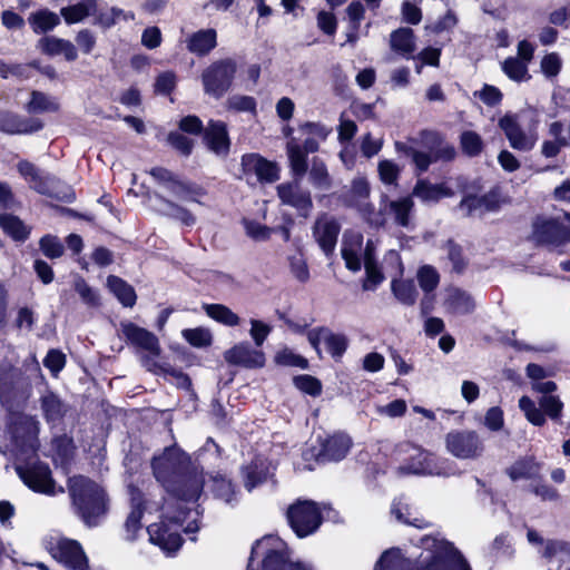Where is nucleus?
Segmentation results:
<instances>
[{
    "label": "nucleus",
    "instance_id": "72a5a7b5",
    "mask_svg": "<svg viewBox=\"0 0 570 570\" xmlns=\"http://www.w3.org/2000/svg\"><path fill=\"white\" fill-rule=\"evenodd\" d=\"M39 48L48 56L62 55L68 61H73L78 57L75 45L61 38L43 37L39 40Z\"/></svg>",
    "mask_w": 570,
    "mask_h": 570
},
{
    "label": "nucleus",
    "instance_id": "a878e982",
    "mask_svg": "<svg viewBox=\"0 0 570 570\" xmlns=\"http://www.w3.org/2000/svg\"><path fill=\"white\" fill-rule=\"evenodd\" d=\"M149 540L167 553L176 552L181 546V537L177 529H171L165 521L147 528Z\"/></svg>",
    "mask_w": 570,
    "mask_h": 570
},
{
    "label": "nucleus",
    "instance_id": "e2e57ef3",
    "mask_svg": "<svg viewBox=\"0 0 570 570\" xmlns=\"http://www.w3.org/2000/svg\"><path fill=\"white\" fill-rule=\"evenodd\" d=\"M183 337L195 347H206L212 343V334L203 327L187 328L183 331Z\"/></svg>",
    "mask_w": 570,
    "mask_h": 570
},
{
    "label": "nucleus",
    "instance_id": "7c9ffc66",
    "mask_svg": "<svg viewBox=\"0 0 570 570\" xmlns=\"http://www.w3.org/2000/svg\"><path fill=\"white\" fill-rule=\"evenodd\" d=\"M390 48L405 59L414 58L415 36L411 28H399L390 35Z\"/></svg>",
    "mask_w": 570,
    "mask_h": 570
},
{
    "label": "nucleus",
    "instance_id": "a18cd8bd",
    "mask_svg": "<svg viewBox=\"0 0 570 570\" xmlns=\"http://www.w3.org/2000/svg\"><path fill=\"white\" fill-rule=\"evenodd\" d=\"M294 252L287 255V262L292 275L299 282H307L309 278V271L303 247L298 240L293 242Z\"/></svg>",
    "mask_w": 570,
    "mask_h": 570
},
{
    "label": "nucleus",
    "instance_id": "412c9836",
    "mask_svg": "<svg viewBox=\"0 0 570 570\" xmlns=\"http://www.w3.org/2000/svg\"><path fill=\"white\" fill-rule=\"evenodd\" d=\"M43 122L38 118L21 117L8 110H0V131L8 135H29L40 131Z\"/></svg>",
    "mask_w": 570,
    "mask_h": 570
},
{
    "label": "nucleus",
    "instance_id": "8fccbe9b",
    "mask_svg": "<svg viewBox=\"0 0 570 570\" xmlns=\"http://www.w3.org/2000/svg\"><path fill=\"white\" fill-rule=\"evenodd\" d=\"M540 466L532 459H522L513 463L507 473L512 481L534 479L539 475Z\"/></svg>",
    "mask_w": 570,
    "mask_h": 570
},
{
    "label": "nucleus",
    "instance_id": "9d476101",
    "mask_svg": "<svg viewBox=\"0 0 570 570\" xmlns=\"http://www.w3.org/2000/svg\"><path fill=\"white\" fill-rule=\"evenodd\" d=\"M510 146L519 151H530L538 140L535 121L524 127L521 115L507 114L499 120Z\"/></svg>",
    "mask_w": 570,
    "mask_h": 570
},
{
    "label": "nucleus",
    "instance_id": "9b49d317",
    "mask_svg": "<svg viewBox=\"0 0 570 570\" xmlns=\"http://www.w3.org/2000/svg\"><path fill=\"white\" fill-rule=\"evenodd\" d=\"M287 520L299 538L314 533L322 523V515L318 507L313 501H297L287 510Z\"/></svg>",
    "mask_w": 570,
    "mask_h": 570
},
{
    "label": "nucleus",
    "instance_id": "f704fd0d",
    "mask_svg": "<svg viewBox=\"0 0 570 570\" xmlns=\"http://www.w3.org/2000/svg\"><path fill=\"white\" fill-rule=\"evenodd\" d=\"M158 202L157 212L166 217L179 220L186 226H193L196 223V217L186 207L178 205L159 194H155Z\"/></svg>",
    "mask_w": 570,
    "mask_h": 570
},
{
    "label": "nucleus",
    "instance_id": "09e8293b",
    "mask_svg": "<svg viewBox=\"0 0 570 570\" xmlns=\"http://www.w3.org/2000/svg\"><path fill=\"white\" fill-rule=\"evenodd\" d=\"M204 309L210 318L225 326L234 327L240 323L239 316L223 304H205Z\"/></svg>",
    "mask_w": 570,
    "mask_h": 570
},
{
    "label": "nucleus",
    "instance_id": "4468645a",
    "mask_svg": "<svg viewBox=\"0 0 570 570\" xmlns=\"http://www.w3.org/2000/svg\"><path fill=\"white\" fill-rule=\"evenodd\" d=\"M50 553L59 563L69 570H88V558L81 544L72 539L59 538L51 543Z\"/></svg>",
    "mask_w": 570,
    "mask_h": 570
},
{
    "label": "nucleus",
    "instance_id": "13d9d810",
    "mask_svg": "<svg viewBox=\"0 0 570 570\" xmlns=\"http://www.w3.org/2000/svg\"><path fill=\"white\" fill-rule=\"evenodd\" d=\"M460 141L463 153L470 157L478 156L482 151V138L475 131H463L460 137Z\"/></svg>",
    "mask_w": 570,
    "mask_h": 570
},
{
    "label": "nucleus",
    "instance_id": "c03bdc74",
    "mask_svg": "<svg viewBox=\"0 0 570 570\" xmlns=\"http://www.w3.org/2000/svg\"><path fill=\"white\" fill-rule=\"evenodd\" d=\"M286 153L294 178L302 179L307 171V154L294 138L287 142Z\"/></svg>",
    "mask_w": 570,
    "mask_h": 570
},
{
    "label": "nucleus",
    "instance_id": "f8f14e48",
    "mask_svg": "<svg viewBox=\"0 0 570 570\" xmlns=\"http://www.w3.org/2000/svg\"><path fill=\"white\" fill-rule=\"evenodd\" d=\"M371 188L365 177L358 176L352 180L348 191L342 195L343 203L348 207L357 208L371 225L383 226L385 223L384 216L379 213H373V206L367 202Z\"/></svg>",
    "mask_w": 570,
    "mask_h": 570
},
{
    "label": "nucleus",
    "instance_id": "5fc2aeb1",
    "mask_svg": "<svg viewBox=\"0 0 570 570\" xmlns=\"http://www.w3.org/2000/svg\"><path fill=\"white\" fill-rule=\"evenodd\" d=\"M311 183L320 189L327 190L332 185V179L327 171L326 165L318 158H313L309 169Z\"/></svg>",
    "mask_w": 570,
    "mask_h": 570
},
{
    "label": "nucleus",
    "instance_id": "423d86ee",
    "mask_svg": "<svg viewBox=\"0 0 570 570\" xmlns=\"http://www.w3.org/2000/svg\"><path fill=\"white\" fill-rule=\"evenodd\" d=\"M30 459L31 456H24L22 460H17L14 469L22 482L32 491L46 495L52 497L58 493H63V488L57 487L51 478V471L48 464L39 460Z\"/></svg>",
    "mask_w": 570,
    "mask_h": 570
},
{
    "label": "nucleus",
    "instance_id": "7ed1b4c3",
    "mask_svg": "<svg viewBox=\"0 0 570 570\" xmlns=\"http://www.w3.org/2000/svg\"><path fill=\"white\" fill-rule=\"evenodd\" d=\"M419 570H471L462 554L448 541L432 535L421 539Z\"/></svg>",
    "mask_w": 570,
    "mask_h": 570
},
{
    "label": "nucleus",
    "instance_id": "e433bc0d",
    "mask_svg": "<svg viewBox=\"0 0 570 570\" xmlns=\"http://www.w3.org/2000/svg\"><path fill=\"white\" fill-rule=\"evenodd\" d=\"M453 191L444 184H431L425 179H419L413 188V196L424 203H436L443 197H450Z\"/></svg>",
    "mask_w": 570,
    "mask_h": 570
},
{
    "label": "nucleus",
    "instance_id": "2f4dec72",
    "mask_svg": "<svg viewBox=\"0 0 570 570\" xmlns=\"http://www.w3.org/2000/svg\"><path fill=\"white\" fill-rule=\"evenodd\" d=\"M444 306L452 314H469L474 311L475 302L465 291L452 287L446 291Z\"/></svg>",
    "mask_w": 570,
    "mask_h": 570
},
{
    "label": "nucleus",
    "instance_id": "c9c22d12",
    "mask_svg": "<svg viewBox=\"0 0 570 570\" xmlns=\"http://www.w3.org/2000/svg\"><path fill=\"white\" fill-rule=\"evenodd\" d=\"M60 12L67 23H77L96 14L97 0H70V4L62 8Z\"/></svg>",
    "mask_w": 570,
    "mask_h": 570
},
{
    "label": "nucleus",
    "instance_id": "58836bf2",
    "mask_svg": "<svg viewBox=\"0 0 570 570\" xmlns=\"http://www.w3.org/2000/svg\"><path fill=\"white\" fill-rule=\"evenodd\" d=\"M0 228L14 242L20 243L27 240L31 232L18 216L9 213H0Z\"/></svg>",
    "mask_w": 570,
    "mask_h": 570
},
{
    "label": "nucleus",
    "instance_id": "69168bd1",
    "mask_svg": "<svg viewBox=\"0 0 570 570\" xmlns=\"http://www.w3.org/2000/svg\"><path fill=\"white\" fill-rule=\"evenodd\" d=\"M226 106L229 110L238 112H256V100L250 96H230L226 101Z\"/></svg>",
    "mask_w": 570,
    "mask_h": 570
},
{
    "label": "nucleus",
    "instance_id": "6ab92c4d",
    "mask_svg": "<svg viewBox=\"0 0 570 570\" xmlns=\"http://www.w3.org/2000/svg\"><path fill=\"white\" fill-rule=\"evenodd\" d=\"M301 180L294 178L291 183L277 186V195L283 204L295 208L301 215L307 216L313 207L311 194L302 189Z\"/></svg>",
    "mask_w": 570,
    "mask_h": 570
},
{
    "label": "nucleus",
    "instance_id": "6e6552de",
    "mask_svg": "<svg viewBox=\"0 0 570 570\" xmlns=\"http://www.w3.org/2000/svg\"><path fill=\"white\" fill-rule=\"evenodd\" d=\"M31 395V385L21 368L11 364L0 365V402L11 407L14 403H24Z\"/></svg>",
    "mask_w": 570,
    "mask_h": 570
},
{
    "label": "nucleus",
    "instance_id": "ddd939ff",
    "mask_svg": "<svg viewBox=\"0 0 570 570\" xmlns=\"http://www.w3.org/2000/svg\"><path fill=\"white\" fill-rule=\"evenodd\" d=\"M539 405L540 407H537L535 403L528 396H522L519 400V407L533 425H543L546 423V415L553 421L560 420L563 403L559 396L542 395L539 400Z\"/></svg>",
    "mask_w": 570,
    "mask_h": 570
},
{
    "label": "nucleus",
    "instance_id": "3c124183",
    "mask_svg": "<svg viewBox=\"0 0 570 570\" xmlns=\"http://www.w3.org/2000/svg\"><path fill=\"white\" fill-rule=\"evenodd\" d=\"M391 289L396 299L404 305H413L417 297V291L412 281L393 278Z\"/></svg>",
    "mask_w": 570,
    "mask_h": 570
},
{
    "label": "nucleus",
    "instance_id": "0e129e2a",
    "mask_svg": "<svg viewBox=\"0 0 570 570\" xmlns=\"http://www.w3.org/2000/svg\"><path fill=\"white\" fill-rule=\"evenodd\" d=\"M213 491L216 497L232 504L235 500V491L232 482L225 476L213 478Z\"/></svg>",
    "mask_w": 570,
    "mask_h": 570
},
{
    "label": "nucleus",
    "instance_id": "4c0bfd02",
    "mask_svg": "<svg viewBox=\"0 0 570 570\" xmlns=\"http://www.w3.org/2000/svg\"><path fill=\"white\" fill-rule=\"evenodd\" d=\"M549 135L552 139L544 140L541 146V154L546 158H554L562 147H567L564 125L561 121H553L549 125Z\"/></svg>",
    "mask_w": 570,
    "mask_h": 570
},
{
    "label": "nucleus",
    "instance_id": "cd10ccee",
    "mask_svg": "<svg viewBox=\"0 0 570 570\" xmlns=\"http://www.w3.org/2000/svg\"><path fill=\"white\" fill-rule=\"evenodd\" d=\"M321 446L317 461H341L348 453L352 446V440L348 435L338 433L325 439Z\"/></svg>",
    "mask_w": 570,
    "mask_h": 570
},
{
    "label": "nucleus",
    "instance_id": "bb28decb",
    "mask_svg": "<svg viewBox=\"0 0 570 570\" xmlns=\"http://www.w3.org/2000/svg\"><path fill=\"white\" fill-rule=\"evenodd\" d=\"M204 141L217 156H226L230 146L226 124L220 120H210L204 129Z\"/></svg>",
    "mask_w": 570,
    "mask_h": 570
},
{
    "label": "nucleus",
    "instance_id": "774afa93",
    "mask_svg": "<svg viewBox=\"0 0 570 570\" xmlns=\"http://www.w3.org/2000/svg\"><path fill=\"white\" fill-rule=\"evenodd\" d=\"M244 226L246 234L258 242L269 239L271 235L274 233V228L254 220H244Z\"/></svg>",
    "mask_w": 570,
    "mask_h": 570
},
{
    "label": "nucleus",
    "instance_id": "f3484780",
    "mask_svg": "<svg viewBox=\"0 0 570 570\" xmlns=\"http://www.w3.org/2000/svg\"><path fill=\"white\" fill-rule=\"evenodd\" d=\"M130 495V513L125 522V530L128 540H134L137 532L141 529L140 520L145 511H157L160 508L159 502L147 501L140 490L134 485L128 488Z\"/></svg>",
    "mask_w": 570,
    "mask_h": 570
},
{
    "label": "nucleus",
    "instance_id": "6e6d98bb",
    "mask_svg": "<svg viewBox=\"0 0 570 570\" xmlns=\"http://www.w3.org/2000/svg\"><path fill=\"white\" fill-rule=\"evenodd\" d=\"M395 148L399 153L411 157L420 173L426 171L433 160L432 154L419 151L403 142H395Z\"/></svg>",
    "mask_w": 570,
    "mask_h": 570
},
{
    "label": "nucleus",
    "instance_id": "393cba45",
    "mask_svg": "<svg viewBox=\"0 0 570 570\" xmlns=\"http://www.w3.org/2000/svg\"><path fill=\"white\" fill-rule=\"evenodd\" d=\"M409 463L404 469L413 474H441L436 456L414 445H407Z\"/></svg>",
    "mask_w": 570,
    "mask_h": 570
},
{
    "label": "nucleus",
    "instance_id": "dca6fc26",
    "mask_svg": "<svg viewBox=\"0 0 570 570\" xmlns=\"http://www.w3.org/2000/svg\"><path fill=\"white\" fill-rule=\"evenodd\" d=\"M570 223V213L564 214ZM533 238L540 244L561 246L570 243V226L558 219L538 218L533 224Z\"/></svg>",
    "mask_w": 570,
    "mask_h": 570
},
{
    "label": "nucleus",
    "instance_id": "aec40b11",
    "mask_svg": "<svg viewBox=\"0 0 570 570\" xmlns=\"http://www.w3.org/2000/svg\"><path fill=\"white\" fill-rule=\"evenodd\" d=\"M341 226L336 218L323 214L314 223L313 236L326 256L334 253Z\"/></svg>",
    "mask_w": 570,
    "mask_h": 570
},
{
    "label": "nucleus",
    "instance_id": "4d7b16f0",
    "mask_svg": "<svg viewBox=\"0 0 570 570\" xmlns=\"http://www.w3.org/2000/svg\"><path fill=\"white\" fill-rule=\"evenodd\" d=\"M503 72L514 81L529 79L528 65L515 57L507 58L502 63Z\"/></svg>",
    "mask_w": 570,
    "mask_h": 570
},
{
    "label": "nucleus",
    "instance_id": "bf43d9fd",
    "mask_svg": "<svg viewBox=\"0 0 570 570\" xmlns=\"http://www.w3.org/2000/svg\"><path fill=\"white\" fill-rule=\"evenodd\" d=\"M348 345V340L344 334H335L332 332L325 333V346L328 353L335 357H341Z\"/></svg>",
    "mask_w": 570,
    "mask_h": 570
},
{
    "label": "nucleus",
    "instance_id": "1a4fd4ad",
    "mask_svg": "<svg viewBox=\"0 0 570 570\" xmlns=\"http://www.w3.org/2000/svg\"><path fill=\"white\" fill-rule=\"evenodd\" d=\"M237 63L230 58L210 63L202 73L204 91L216 99L222 98L232 87Z\"/></svg>",
    "mask_w": 570,
    "mask_h": 570
},
{
    "label": "nucleus",
    "instance_id": "473e14b6",
    "mask_svg": "<svg viewBox=\"0 0 570 570\" xmlns=\"http://www.w3.org/2000/svg\"><path fill=\"white\" fill-rule=\"evenodd\" d=\"M39 402L42 415L48 423L60 422L67 412V405L52 391L47 390L42 393Z\"/></svg>",
    "mask_w": 570,
    "mask_h": 570
},
{
    "label": "nucleus",
    "instance_id": "de8ad7c7",
    "mask_svg": "<svg viewBox=\"0 0 570 570\" xmlns=\"http://www.w3.org/2000/svg\"><path fill=\"white\" fill-rule=\"evenodd\" d=\"M411 566V561L402 556L401 550L393 548L381 556L375 570H410Z\"/></svg>",
    "mask_w": 570,
    "mask_h": 570
},
{
    "label": "nucleus",
    "instance_id": "f257e3e1",
    "mask_svg": "<svg viewBox=\"0 0 570 570\" xmlns=\"http://www.w3.org/2000/svg\"><path fill=\"white\" fill-rule=\"evenodd\" d=\"M341 253L346 268L351 272H360L364 266L366 278L363 288L365 291H374L384 281V275L376 262V244L374 240L367 239L364 247L362 233L352 229L345 230Z\"/></svg>",
    "mask_w": 570,
    "mask_h": 570
},
{
    "label": "nucleus",
    "instance_id": "f03ea898",
    "mask_svg": "<svg viewBox=\"0 0 570 570\" xmlns=\"http://www.w3.org/2000/svg\"><path fill=\"white\" fill-rule=\"evenodd\" d=\"M68 490L77 513L89 527L98 524V521L107 512V494L102 487L95 481L76 475L69 479Z\"/></svg>",
    "mask_w": 570,
    "mask_h": 570
},
{
    "label": "nucleus",
    "instance_id": "5701e85b",
    "mask_svg": "<svg viewBox=\"0 0 570 570\" xmlns=\"http://www.w3.org/2000/svg\"><path fill=\"white\" fill-rule=\"evenodd\" d=\"M121 332L131 345L149 353L150 356H158L160 354L158 338L151 332L130 322L121 324Z\"/></svg>",
    "mask_w": 570,
    "mask_h": 570
},
{
    "label": "nucleus",
    "instance_id": "49530a36",
    "mask_svg": "<svg viewBox=\"0 0 570 570\" xmlns=\"http://www.w3.org/2000/svg\"><path fill=\"white\" fill-rule=\"evenodd\" d=\"M107 286L124 306L131 307L135 305L137 298L135 289L124 279L110 275L107 278Z\"/></svg>",
    "mask_w": 570,
    "mask_h": 570
},
{
    "label": "nucleus",
    "instance_id": "79ce46f5",
    "mask_svg": "<svg viewBox=\"0 0 570 570\" xmlns=\"http://www.w3.org/2000/svg\"><path fill=\"white\" fill-rule=\"evenodd\" d=\"M413 206V199L410 196H406L399 199L389 200V203L384 205L383 210L392 215L394 222L399 226L407 227L410 225Z\"/></svg>",
    "mask_w": 570,
    "mask_h": 570
},
{
    "label": "nucleus",
    "instance_id": "0eeeda50",
    "mask_svg": "<svg viewBox=\"0 0 570 570\" xmlns=\"http://www.w3.org/2000/svg\"><path fill=\"white\" fill-rule=\"evenodd\" d=\"M190 459L176 445L168 446L153 459L151 466L155 478L165 489L189 470Z\"/></svg>",
    "mask_w": 570,
    "mask_h": 570
},
{
    "label": "nucleus",
    "instance_id": "c756f323",
    "mask_svg": "<svg viewBox=\"0 0 570 570\" xmlns=\"http://www.w3.org/2000/svg\"><path fill=\"white\" fill-rule=\"evenodd\" d=\"M217 46V32L215 29H202L186 38L187 50L196 56L208 55Z\"/></svg>",
    "mask_w": 570,
    "mask_h": 570
},
{
    "label": "nucleus",
    "instance_id": "2eb2a0df",
    "mask_svg": "<svg viewBox=\"0 0 570 570\" xmlns=\"http://www.w3.org/2000/svg\"><path fill=\"white\" fill-rule=\"evenodd\" d=\"M448 451L458 459L469 460L482 455L484 446L474 431H452L446 434Z\"/></svg>",
    "mask_w": 570,
    "mask_h": 570
},
{
    "label": "nucleus",
    "instance_id": "ea45409f",
    "mask_svg": "<svg viewBox=\"0 0 570 570\" xmlns=\"http://www.w3.org/2000/svg\"><path fill=\"white\" fill-rule=\"evenodd\" d=\"M24 110L30 115L57 112L60 108L58 100L42 91L32 90L30 99L23 106Z\"/></svg>",
    "mask_w": 570,
    "mask_h": 570
},
{
    "label": "nucleus",
    "instance_id": "680f3d73",
    "mask_svg": "<svg viewBox=\"0 0 570 570\" xmlns=\"http://www.w3.org/2000/svg\"><path fill=\"white\" fill-rule=\"evenodd\" d=\"M379 176L385 185H396L401 173V168L392 160H381L377 166Z\"/></svg>",
    "mask_w": 570,
    "mask_h": 570
},
{
    "label": "nucleus",
    "instance_id": "b1692460",
    "mask_svg": "<svg viewBox=\"0 0 570 570\" xmlns=\"http://www.w3.org/2000/svg\"><path fill=\"white\" fill-rule=\"evenodd\" d=\"M225 361L233 365L247 368L262 367L265 364V355L262 351L253 348L247 342H242L227 350Z\"/></svg>",
    "mask_w": 570,
    "mask_h": 570
},
{
    "label": "nucleus",
    "instance_id": "a211bd4d",
    "mask_svg": "<svg viewBox=\"0 0 570 570\" xmlns=\"http://www.w3.org/2000/svg\"><path fill=\"white\" fill-rule=\"evenodd\" d=\"M203 487V472L193 469L179 476L171 485H167L166 491L179 500L189 502L196 501L200 497Z\"/></svg>",
    "mask_w": 570,
    "mask_h": 570
},
{
    "label": "nucleus",
    "instance_id": "603ef678",
    "mask_svg": "<svg viewBox=\"0 0 570 570\" xmlns=\"http://www.w3.org/2000/svg\"><path fill=\"white\" fill-rule=\"evenodd\" d=\"M29 22L36 33L47 32L59 24V17L51 11L41 10L29 17Z\"/></svg>",
    "mask_w": 570,
    "mask_h": 570
},
{
    "label": "nucleus",
    "instance_id": "338daca9",
    "mask_svg": "<svg viewBox=\"0 0 570 570\" xmlns=\"http://www.w3.org/2000/svg\"><path fill=\"white\" fill-rule=\"evenodd\" d=\"M420 287L425 292H432L439 284V274L431 266H423L417 272Z\"/></svg>",
    "mask_w": 570,
    "mask_h": 570
},
{
    "label": "nucleus",
    "instance_id": "20e7f679",
    "mask_svg": "<svg viewBox=\"0 0 570 570\" xmlns=\"http://www.w3.org/2000/svg\"><path fill=\"white\" fill-rule=\"evenodd\" d=\"M12 450L17 460L29 458L37 453L39 448V422L35 416L24 413H11L8 423Z\"/></svg>",
    "mask_w": 570,
    "mask_h": 570
},
{
    "label": "nucleus",
    "instance_id": "c85d7f7f",
    "mask_svg": "<svg viewBox=\"0 0 570 570\" xmlns=\"http://www.w3.org/2000/svg\"><path fill=\"white\" fill-rule=\"evenodd\" d=\"M422 141L430 149L433 160L450 161L454 159L456 151L453 145L445 141L436 131L425 130L421 134Z\"/></svg>",
    "mask_w": 570,
    "mask_h": 570
},
{
    "label": "nucleus",
    "instance_id": "a19ab883",
    "mask_svg": "<svg viewBox=\"0 0 570 570\" xmlns=\"http://www.w3.org/2000/svg\"><path fill=\"white\" fill-rule=\"evenodd\" d=\"M244 485L252 491L258 484L265 482L269 476V466L263 459H255L250 464L243 468Z\"/></svg>",
    "mask_w": 570,
    "mask_h": 570
},
{
    "label": "nucleus",
    "instance_id": "052dcab7",
    "mask_svg": "<svg viewBox=\"0 0 570 570\" xmlns=\"http://www.w3.org/2000/svg\"><path fill=\"white\" fill-rule=\"evenodd\" d=\"M39 246L43 255L50 259L59 258L65 252L63 244L53 235H45L40 239Z\"/></svg>",
    "mask_w": 570,
    "mask_h": 570
},
{
    "label": "nucleus",
    "instance_id": "864d4df0",
    "mask_svg": "<svg viewBox=\"0 0 570 570\" xmlns=\"http://www.w3.org/2000/svg\"><path fill=\"white\" fill-rule=\"evenodd\" d=\"M541 554L548 560L557 558L561 562L570 561V542L564 540H547Z\"/></svg>",
    "mask_w": 570,
    "mask_h": 570
},
{
    "label": "nucleus",
    "instance_id": "37998d69",
    "mask_svg": "<svg viewBox=\"0 0 570 570\" xmlns=\"http://www.w3.org/2000/svg\"><path fill=\"white\" fill-rule=\"evenodd\" d=\"M170 194L180 200L204 205L202 199L207 195V190L194 181L179 179Z\"/></svg>",
    "mask_w": 570,
    "mask_h": 570
},
{
    "label": "nucleus",
    "instance_id": "39448f33",
    "mask_svg": "<svg viewBox=\"0 0 570 570\" xmlns=\"http://www.w3.org/2000/svg\"><path fill=\"white\" fill-rule=\"evenodd\" d=\"M261 556L262 570H312L306 564L289 562L285 543L274 535L264 537L253 546L247 570L252 569L254 558Z\"/></svg>",
    "mask_w": 570,
    "mask_h": 570
},
{
    "label": "nucleus",
    "instance_id": "4be33fe9",
    "mask_svg": "<svg viewBox=\"0 0 570 570\" xmlns=\"http://www.w3.org/2000/svg\"><path fill=\"white\" fill-rule=\"evenodd\" d=\"M18 173L29 184L30 188L42 195L52 196L56 178L40 170L28 160L17 165Z\"/></svg>",
    "mask_w": 570,
    "mask_h": 570
}]
</instances>
